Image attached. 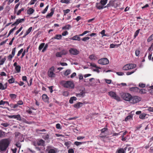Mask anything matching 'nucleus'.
<instances>
[{"mask_svg": "<svg viewBox=\"0 0 153 153\" xmlns=\"http://www.w3.org/2000/svg\"><path fill=\"white\" fill-rule=\"evenodd\" d=\"M25 20V19H18L16 22V24L18 25L19 23L24 22Z\"/></svg>", "mask_w": 153, "mask_h": 153, "instance_id": "obj_28", "label": "nucleus"}, {"mask_svg": "<svg viewBox=\"0 0 153 153\" xmlns=\"http://www.w3.org/2000/svg\"><path fill=\"white\" fill-rule=\"evenodd\" d=\"M62 36L61 35H56L55 36L52 38V39H60L62 38Z\"/></svg>", "mask_w": 153, "mask_h": 153, "instance_id": "obj_21", "label": "nucleus"}, {"mask_svg": "<svg viewBox=\"0 0 153 153\" xmlns=\"http://www.w3.org/2000/svg\"><path fill=\"white\" fill-rule=\"evenodd\" d=\"M96 7L98 9H101L103 8V7L105 8L103 5L100 2L96 4Z\"/></svg>", "mask_w": 153, "mask_h": 153, "instance_id": "obj_15", "label": "nucleus"}, {"mask_svg": "<svg viewBox=\"0 0 153 153\" xmlns=\"http://www.w3.org/2000/svg\"><path fill=\"white\" fill-rule=\"evenodd\" d=\"M5 104H6L8 105H9V104L8 102L4 101L3 100H1L0 101V105H4Z\"/></svg>", "mask_w": 153, "mask_h": 153, "instance_id": "obj_29", "label": "nucleus"}, {"mask_svg": "<svg viewBox=\"0 0 153 153\" xmlns=\"http://www.w3.org/2000/svg\"><path fill=\"white\" fill-rule=\"evenodd\" d=\"M108 94L111 97H113L118 101H120V97L117 95L115 92L112 91H110L108 92Z\"/></svg>", "mask_w": 153, "mask_h": 153, "instance_id": "obj_7", "label": "nucleus"}, {"mask_svg": "<svg viewBox=\"0 0 153 153\" xmlns=\"http://www.w3.org/2000/svg\"><path fill=\"white\" fill-rule=\"evenodd\" d=\"M71 26L69 25H67L63 27H62V29L64 30V29H69L70 28H71Z\"/></svg>", "mask_w": 153, "mask_h": 153, "instance_id": "obj_36", "label": "nucleus"}, {"mask_svg": "<svg viewBox=\"0 0 153 153\" xmlns=\"http://www.w3.org/2000/svg\"><path fill=\"white\" fill-rule=\"evenodd\" d=\"M13 117V118L16 119L18 120L19 121L21 120V117L19 114H18L17 115H14Z\"/></svg>", "mask_w": 153, "mask_h": 153, "instance_id": "obj_22", "label": "nucleus"}, {"mask_svg": "<svg viewBox=\"0 0 153 153\" xmlns=\"http://www.w3.org/2000/svg\"><path fill=\"white\" fill-rule=\"evenodd\" d=\"M85 90H82L79 93H76V96L78 97H83L85 95Z\"/></svg>", "mask_w": 153, "mask_h": 153, "instance_id": "obj_12", "label": "nucleus"}, {"mask_svg": "<svg viewBox=\"0 0 153 153\" xmlns=\"http://www.w3.org/2000/svg\"><path fill=\"white\" fill-rule=\"evenodd\" d=\"M69 0H61L60 2L62 3L68 4L69 2Z\"/></svg>", "mask_w": 153, "mask_h": 153, "instance_id": "obj_46", "label": "nucleus"}, {"mask_svg": "<svg viewBox=\"0 0 153 153\" xmlns=\"http://www.w3.org/2000/svg\"><path fill=\"white\" fill-rule=\"evenodd\" d=\"M86 143V142H79L78 141H75L74 143V144L76 146H78L80 145L81 144H84Z\"/></svg>", "mask_w": 153, "mask_h": 153, "instance_id": "obj_23", "label": "nucleus"}, {"mask_svg": "<svg viewBox=\"0 0 153 153\" xmlns=\"http://www.w3.org/2000/svg\"><path fill=\"white\" fill-rule=\"evenodd\" d=\"M71 71L70 69L67 70L64 73L65 75L66 76L68 75L71 73Z\"/></svg>", "mask_w": 153, "mask_h": 153, "instance_id": "obj_37", "label": "nucleus"}, {"mask_svg": "<svg viewBox=\"0 0 153 153\" xmlns=\"http://www.w3.org/2000/svg\"><path fill=\"white\" fill-rule=\"evenodd\" d=\"M119 5V2L117 1H111L107 5L104 7H110L111 6L113 7L114 8H116L118 7Z\"/></svg>", "mask_w": 153, "mask_h": 153, "instance_id": "obj_5", "label": "nucleus"}, {"mask_svg": "<svg viewBox=\"0 0 153 153\" xmlns=\"http://www.w3.org/2000/svg\"><path fill=\"white\" fill-rule=\"evenodd\" d=\"M14 81H15L14 79L13 78H12L11 79H9L8 80V81H9V83H12L14 82Z\"/></svg>", "mask_w": 153, "mask_h": 153, "instance_id": "obj_60", "label": "nucleus"}, {"mask_svg": "<svg viewBox=\"0 0 153 153\" xmlns=\"http://www.w3.org/2000/svg\"><path fill=\"white\" fill-rule=\"evenodd\" d=\"M48 5L47 6L45 9L42 12V13L44 14L46 12L48 8Z\"/></svg>", "mask_w": 153, "mask_h": 153, "instance_id": "obj_52", "label": "nucleus"}, {"mask_svg": "<svg viewBox=\"0 0 153 153\" xmlns=\"http://www.w3.org/2000/svg\"><path fill=\"white\" fill-rule=\"evenodd\" d=\"M153 40V34L150 36L147 39V41L149 42L152 40Z\"/></svg>", "mask_w": 153, "mask_h": 153, "instance_id": "obj_38", "label": "nucleus"}, {"mask_svg": "<svg viewBox=\"0 0 153 153\" xmlns=\"http://www.w3.org/2000/svg\"><path fill=\"white\" fill-rule=\"evenodd\" d=\"M132 118V117L131 115H128L126 118L125 119V121H127L129 120H130Z\"/></svg>", "mask_w": 153, "mask_h": 153, "instance_id": "obj_41", "label": "nucleus"}, {"mask_svg": "<svg viewBox=\"0 0 153 153\" xmlns=\"http://www.w3.org/2000/svg\"><path fill=\"white\" fill-rule=\"evenodd\" d=\"M116 74L118 75V76H123V75H124V73L123 72H117Z\"/></svg>", "mask_w": 153, "mask_h": 153, "instance_id": "obj_57", "label": "nucleus"}, {"mask_svg": "<svg viewBox=\"0 0 153 153\" xmlns=\"http://www.w3.org/2000/svg\"><path fill=\"white\" fill-rule=\"evenodd\" d=\"M10 96L11 99H15L16 98L17 95L14 94H10Z\"/></svg>", "mask_w": 153, "mask_h": 153, "instance_id": "obj_40", "label": "nucleus"}, {"mask_svg": "<svg viewBox=\"0 0 153 153\" xmlns=\"http://www.w3.org/2000/svg\"><path fill=\"white\" fill-rule=\"evenodd\" d=\"M62 55H65L67 54L68 51L67 50H63L60 52Z\"/></svg>", "mask_w": 153, "mask_h": 153, "instance_id": "obj_32", "label": "nucleus"}, {"mask_svg": "<svg viewBox=\"0 0 153 153\" xmlns=\"http://www.w3.org/2000/svg\"><path fill=\"white\" fill-rule=\"evenodd\" d=\"M108 129L107 128H102L101 130H100L101 133L102 134V133H104L105 131H107Z\"/></svg>", "mask_w": 153, "mask_h": 153, "instance_id": "obj_50", "label": "nucleus"}, {"mask_svg": "<svg viewBox=\"0 0 153 153\" xmlns=\"http://www.w3.org/2000/svg\"><path fill=\"white\" fill-rule=\"evenodd\" d=\"M146 85L142 83H140L139 84V86L141 88H144L145 87Z\"/></svg>", "mask_w": 153, "mask_h": 153, "instance_id": "obj_47", "label": "nucleus"}, {"mask_svg": "<svg viewBox=\"0 0 153 153\" xmlns=\"http://www.w3.org/2000/svg\"><path fill=\"white\" fill-rule=\"evenodd\" d=\"M1 125L2 126H3L5 127H7L10 125V124L7 123H1Z\"/></svg>", "mask_w": 153, "mask_h": 153, "instance_id": "obj_35", "label": "nucleus"}, {"mask_svg": "<svg viewBox=\"0 0 153 153\" xmlns=\"http://www.w3.org/2000/svg\"><path fill=\"white\" fill-rule=\"evenodd\" d=\"M48 153H56V152L54 149H51L49 151Z\"/></svg>", "mask_w": 153, "mask_h": 153, "instance_id": "obj_53", "label": "nucleus"}, {"mask_svg": "<svg viewBox=\"0 0 153 153\" xmlns=\"http://www.w3.org/2000/svg\"><path fill=\"white\" fill-rule=\"evenodd\" d=\"M120 45V44H112L110 45V48H114L115 47H117Z\"/></svg>", "mask_w": 153, "mask_h": 153, "instance_id": "obj_30", "label": "nucleus"}, {"mask_svg": "<svg viewBox=\"0 0 153 153\" xmlns=\"http://www.w3.org/2000/svg\"><path fill=\"white\" fill-rule=\"evenodd\" d=\"M14 56L11 54H10L8 57V59L10 61H11L12 60V59Z\"/></svg>", "mask_w": 153, "mask_h": 153, "instance_id": "obj_63", "label": "nucleus"}, {"mask_svg": "<svg viewBox=\"0 0 153 153\" xmlns=\"http://www.w3.org/2000/svg\"><path fill=\"white\" fill-rule=\"evenodd\" d=\"M34 11V10L32 8H30L27 10V13L29 14H32Z\"/></svg>", "mask_w": 153, "mask_h": 153, "instance_id": "obj_27", "label": "nucleus"}, {"mask_svg": "<svg viewBox=\"0 0 153 153\" xmlns=\"http://www.w3.org/2000/svg\"><path fill=\"white\" fill-rule=\"evenodd\" d=\"M32 27H30L28 30L26 31V33H25V35L23 37H25L26 36V35H28L31 31L32 30Z\"/></svg>", "mask_w": 153, "mask_h": 153, "instance_id": "obj_25", "label": "nucleus"}, {"mask_svg": "<svg viewBox=\"0 0 153 153\" xmlns=\"http://www.w3.org/2000/svg\"><path fill=\"white\" fill-rule=\"evenodd\" d=\"M139 93L141 94H146V90L143 88L141 89L140 90L139 89Z\"/></svg>", "mask_w": 153, "mask_h": 153, "instance_id": "obj_26", "label": "nucleus"}, {"mask_svg": "<svg viewBox=\"0 0 153 153\" xmlns=\"http://www.w3.org/2000/svg\"><path fill=\"white\" fill-rule=\"evenodd\" d=\"M69 52L71 54L76 55L79 53V52L75 48H71L69 50Z\"/></svg>", "mask_w": 153, "mask_h": 153, "instance_id": "obj_9", "label": "nucleus"}, {"mask_svg": "<svg viewBox=\"0 0 153 153\" xmlns=\"http://www.w3.org/2000/svg\"><path fill=\"white\" fill-rule=\"evenodd\" d=\"M45 43H41L40 45L39 46V50H41L44 47L45 45Z\"/></svg>", "mask_w": 153, "mask_h": 153, "instance_id": "obj_42", "label": "nucleus"}, {"mask_svg": "<svg viewBox=\"0 0 153 153\" xmlns=\"http://www.w3.org/2000/svg\"><path fill=\"white\" fill-rule=\"evenodd\" d=\"M70 39L73 40L79 41L80 40V38L79 37L78 35H76L74 36Z\"/></svg>", "mask_w": 153, "mask_h": 153, "instance_id": "obj_19", "label": "nucleus"}, {"mask_svg": "<svg viewBox=\"0 0 153 153\" xmlns=\"http://www.w3.org/2000/svg\"><path fill=\"white\" fill-rule=\"evenodd\" d=\"M42 97L44 102L48 103L49 98L46 94H43Z\"/></svg>", "mask_w": 153, "mask_h": 153, "instance_id": "obj_13", "label": "nucleus"}, {"mask_svg": "<svg viewBox=\"0 0 153 153\" xmlns=\"http://www.w3.org/2000/svg\"><path fill=\"white\" fill-rule=\"evenodd\" d=\"M56 56L58 57H61L62 56L60 52H57L56 54Z\"/></svg>", "mask_w": 153, "mask_h": 153, "instance_id": "obj_55", "label": "nucleus"}, {"mask_svg": "<svg viewBox=\"0 0 153 153\" xmlns=\"http://www.w3.org/2000/svg\"><path fill=\"white\" fill-rule=\"evenodd\" d=\"M83 103L82 102H78L77 103L74 104V107L76 108H78L82 106Z\"/></svg>", "mask_w": 153, "mask_h": 153, "instance_id": "obj_14", "label": "nucleus"}, {"mask_svg": "<svg viewBox=\"0 0 153 153\" xmlns=\"http://www.w3.org/2000/svg\"><path fill=\"white\" fill-rule=\"evenodd\" d=\"M37 141L38 146H43L45 143L44 141L42 139H40L39 140H37Z\"/></svg>", "mask_w": 153, "mask_h": 153, "instance_id": "obj_17", "label": "nucleus"}, {"mask_svg": "<svg viewBox=\"0 0 153 153\" xmlns=\"http://www.w3.org/2000/svg\"><path fill=\"white\" fill-rule=\"evenodd\" d=\"M116 153H125V152L123 148H120L118 149L116 152Z\"/></svg>", "mask_w": 153, "mask_h": 153, "instance_id": "obj_24", "label": "nucleus"}, {"mask_svg": "<svg viewBox=\"0 0 153 153\" xmlns=\"http://www.w3.org/2000/svg\"><path fill=\"white\" fill-rule=\"evenodd\" d=\"M21 68V67L19 65H18L17 66H16V67H15V69L17 72H19L20 71Z\"/></svg>", "mask_w": 153, "mask_h": 153, "instance_id": "obj_39", "label": "nucleus"}, {"mask_svg": "<svg viewBox=\"0 0 153 153\" xmlns=\"http://www.w3.org/2000/svg\"><path fill=\"white\" fill-rule=\"evenodd\" d=\"M136 66V65L134 64H128L125 65L123 68V70L127 71L135 68Z\"/></svg>", "mask_w": 153, "mask_h": 153, "instance_id": "obj_6", "label": "nucleus"}, {"mask_svg": "<svg viewBox=\"0 0 153 153\" xmlns=\"http://www.w3.org/2000/svg\"><path fill=\"white\" fill-rule=\"evenodd\" d=\"M98 62L99 64L105 65L109 63V61L107 58H102L99 60Z\"/></svg>", "mask_w": 153, "mask_h": 153, "instance_id": "obj_8", "label": "nucleus"}, {"mask_svg": "<svg viewBox=\"0 0 153 153\" xmlns=\"http://www.w3.org/2000/svg\"><path fill=\"white\" fill-rule=\"evenodd\" d=\"M90 38L88 37H85L82 39V40L84 42L86 41L87 40H88L90 39Z\"/></svg>", "mask_w": 153, "mask_h": 153, "instance_id": "obj_62", "label": "nucleus"}, {"mask_svg": "<svg viewBox=\"0 0 153 153\" xmlns=\"http://www.w3.org/2000/svg\"><path fill=\"white\" fill-rule=\"evenodd\" d=\"M62 95L65 97L68 96L69 95V92L68 91H65L63 92Z\"/></svg>", "mask_w": 153, "mask_h": 153, "instance_id": "obj_45", "label": "nucleus"}, {"mask_svg": "<svg viewBox=\"0 0 153 153\" xmlns=\"http://www.w3.org/2000/svg\"><path fill=\"white\" fill-rule=\"evenodd\" d=\"M9 142L7 139H2L0 140V151H5L9 146Z\"/></svg>", "mask_w": 153, "mask_h": 153, "instance_id": "obj_1", "label": "nucleus"}, {"mask_svg": "<svg viewBox=\"0 0 153 153\" xmlns=\"http://www.w3.org/2000/svg\"><path fill=\"white\" fill-rule=\"evenodd\" d=\"M7 83H6L4 85L0 83V90H4L6 89L7 88Z\"/></svg>", "mask_w": 153, "mask_h": 153, "instance_id": "obj_16", "label": "nucleus"}, {"mask_svg": "<svg viewBox=\"0 0 153 153\" xmlns=\"http://www.w3.org/2000/svg\"><path fill=\"white\" fill-rule=\"evenodd\" d=\"M77 100V98L76 97H73L70 98L69 100V102L71 104H72L73 103L74 101H76Z\"/></svg>", "mask_w": 153, "mask_h": 153, "instance_id": "obj_20", "label": "nucleus"}, {"mask_svg": "<svg viewBox=\"0 0 153 153\" xmlns=\"http://www.w3.org/2000/svg\"><path fill=\"white\" fill-rule=\"evenodd\" d=\"M89 58L90 59L92 60H94L97 58L93 54L90 55L89 56Z\"/></svg>", "mask_w": 153, "mask_h": 153, "instance_id": "obj_31", "label": "nucleus"}, {"mask_svg": "<svg viewBox=\"0 0 153 153\" xmlns=\"http://www.w3.org/2000/svg\"><path fill=\"white\" fill-rule=\"evenodd\" d=\"M147 110L149 112H153V107H148Z\"/></svg>", "mask_w": 153, "mask_h": 153, "instance_id": "obj_49", "label": "nucleus"}, {"mask_svg": "<svg viewBox=\"0 0 153 153\" xmlns=\"http://www.w3.org/2000/svg\"><path fill=\"white\" fill-rule=\"evenodd\" d=\"M51 12L50 13L47 14L46 16V18H48L52 16L54 12V9L53 8H52L51 9Z\"/></svg>", "mask_w": 153, "mask_h": 153, "instance_id": "obj_18", "label": "nucleus"}, {"mask_svg": "<svg viewBox=\"0 0 153 153\" xmlns=\"http://www.w3.org/2000/svg\"><path fill=\"white\" fill-rule=\"evenodd\" d=\"M16 28V27H14L13 28H12V29H11L10 30V31L9 32V33H8V37L10 35V34L11 33L13 32L15 30Z\"/></svg>", "mask_w": 153, "mask_h": 153, "instance_id": "obj_48", "label": "nucleus"}, {"mask_svg": "<svg viewBox=\"0 0 153 153\" xmlns=\"http://www.w3.org/2000/svg\"><path fill=\"white\" fill-rule=\"evenodd\" d=\"M145 115L144 114H142L140 115V116H139V117L140 119H144L145 117Z\"/></svg>", "mask_w": 153, "mask_h": 153, "instance_id": "obj_54", "label": "nucleus"}, {"mask_svg": "<svg viewBox=\"0 0 153 153\" xmlns=\"http://www.w3.org/2000/svg\"><path fill=\"white\" fill-rule=\"evenodd\" d=\"M140 29L136 31L134 33V38H135L136 36L138 35V33H139V31Z\"/></svg>", "mask_w": 153, "mask_h": 153, "instance_id": "obj_44", "label": "nucleus"}, {"mask_svg": "<svg viewBox=\"0 0 153 153\" xmlns=\"http://www.w3.org/2000/svg\"><path fill=\"white\" fill-rule=\"evenodd\" d=\"M107 1V0H101L100 2H101L102 5L104 6L106 4Z\"/></svg>", "mask_w": 153, "mask_h": 153, "instance_id": "obj_43", "label": "nucleus"}, {"mask_svg": "<svg viewBox=\"0 0 153 153\" xmlns=\"http://www.w3.org/2000/svg\"><path fill=\"white\" fill-rule=\"evenodd\" d=\"M26 112L28 113L29 114H31L32 113V111H31L30 109H27L26 110Z\"/></svg>", "mask_w": 153, "mask_h": 153, "instance_id": "obj_58", "label": "nucleus"}, {"mask_svg": "<svg viewBox=\"0 0 153 153\" xmlns=\"http://www.w3.org/2000/svg\"><path fill=\"white\" fill-rule=\"evenodd\" d=\"M6 60V58L5 57L1 59V60H0V65H3Z\"/></svg>", "mask_w": 153, "mask_h": 153, "instance_id": "obj_34", "label": "nucleus"}, {"mask_svg": "<svg viewBox=\"0 0 153 153\" xmlns=\"http://www.w3.org/2000/svg\"><path fill=\"white\" fill-rule=\"evenodd\" d=\"M141 99L140 97L138 96H131L130 103L133 104H135L140 101L141 100Z\"/></svg>", "mask_w": 153, "mask_h": 153, "instance_id": "obj_3", "label": "nucleus"}, {"mask_svg": "<svg viewBox=\"0 0 153 153\" xmlns=\"http://www.w3.org/2000/svg\"><path fill=\"white\" fill-rule=\"evenodd\" d=\"M68 153H74V151L72 149H69L68 151Z\"/></svg>", "mask_w": 153, "mask_h": 153, "instance_id": "obj_64", "label": "nucleus"}, {"mask_svg": "<svg viewBox=\"0 0 153 153\" xmlns=\"http://www.w3.org/2000/svg\"><path fill=\"white\" fill-rule=\"evenodd\" d=\"M56 128L58 129H61V127L60 124L57 123L56 125Z\"/></svg>", "mask_w": 153, "mask_h": 153, "instance_id": "obj_56", "label": "nucleus"}, {"mask_svg": "<svg viewBox=\"0 0 153 153\" xmlns=\"http://www.w3.org/2000/svg\"><path fill=\"white\" fill-rule=\"evenodd\" d=\"M60 84L64 87L69 89H73L75 86L74 83L70 81L62 80L60 82Z\"/></svg>", "mask_w": 153, "mask_h": 153, "instance_id": "obj_2", "label": "nucleus"}, {"mask_svg": "<svg viewBox=\"0 0 153 153\" xmlns=\"http://www.w3.org/2000/svg\"><path fill=\"white\" fill-rule=\"evenodd\" d=\"M129 90L132 92L136 93H139V88L137 87L130 88Z\"/></svg>", "mask_w": 153, "mask_h": 153, "instance_id": "obj_11", "label": "nucleus"}, {"mask_svg": "<svg viewBox=\"0 0 153 153\" xmlns=\"http://www.w3.org/2000/svg\"><path fill=\"white\" fill-rule=\"evenodd\" d=\"M100 68L98 67H96L95 68V69H93V70L94 71H96L97 73H99L100 71L99 70V69H100Z\"/></svg>", "mask_w": 153, "mask_h": 153, "instance_id": "obj_51", "label": "nucleus"}, {"mask_svg": "<svg viewBox=\"0 0 153 153\" xmlns=\"http://www.w3.org/2000/svg\"><path fill=\"white\" fill-rule=\"evenodd\" d=\"M54 71V67L52 66L49 70L48 72V76H53L55 75V74L53 73Z\"/></svg>", "mask_w": 153, "mask_h": 153, "instance_id": "obj_10", "label": "nucleus"}, {"mask_svg": "<svg viewBox=\"0 0 153 153\" xmlns=\"http://www.w3.org/2000/svg\"><path fill=\"white\" fill-rule=\"evenodd\" d=\"M42 138L45 140H47L49 138V135L48 134H45L43 136Z\"/></svg>", "mask_w": 153, "mask_h": 153, "instance_id": "obj_33", "label": "nucleus"}, {"mask_svg": "<svg viewBox=\"0 0 153 153\" xmlns=\"http://www.w3.org/2000/svg\"><path fill=\"white\" fill-rule=\"evenodd\" d=\"M23 48H22L19 51L18 53L17 54L18 56H19L21 54L23 51Z\"/></svg>", "mask_w": 153, "mask_h": 153, "instance_id": "obj_59", "label": "nucleus"}, {"mask_svg": "<svg viewBox=\"0 0 153 153\" xmlns=\"http://www.w3.org/2000/svg\"><path fill=\"white\" fill-rule=\"evenodd\" d=\"M16 146L20 148L21 147V143L19 142H17L16 144Z\"/></svg>", "mask_w": 153, "mask_h": 153, "instance_id": "obj_61", "label": "nucleus"}, {"mask_svg": "<svg viewBox=\"0 0 153 153\" xmlns=\"http://www.w3.org/2000/svg\"><path fill=\"white\" fill-rule=\"evenodd\" d=\"M131 95L128 93H123L121 94V97L124 100L130 102Z\"/></svg>", "mask_w": 153, "mask_h": 153, "instance_id": "obj_4", "label": "nucleus"}]
</instances>
